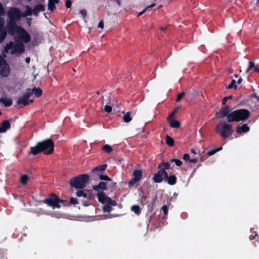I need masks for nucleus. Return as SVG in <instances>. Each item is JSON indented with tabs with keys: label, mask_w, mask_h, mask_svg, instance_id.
Here are the masks:
<instances>
[{
	"label": "nucleus",
	"mask_w": 259,
	"mask_h": 259,
	"mask_svg": "<svg viewBox=\"0 0 259 259\" xmlns=\"http://www.w3.org/2000/svg\"><path fill=\"white\" fill-rule=\"evenodd\" d=\"M169 162L171 163L174 162L175 163V164L178 166H180L183 164L182 161L179 159H175V158L171 159L170 160Z\"/></svg>",
	"instance_id": "nucleus-38"
},
{
	"label": "nucleus",
	"mask_w": 259,
	"mask_h": 259,
	"mask_svg": "<svg viewBox=\"0 0 259 259\" xmlns=\"http://www.w3.org/2000/svg\"><path fill=\"white\" fill-rule=\"evenodd\" d=\"M256 235H257V234H256V232H254V235L252 234V235H250V236H249L250 240H251L254 239L255 238V237Z\"/></svg>",
	"instance_id": "nucleus-58"
},
{
	"label": "nucleus",
	"mask_w": 259,
	"mask_h": 259,
	"mask_svg": "<svg viewBox=\"0 0 259 259\" xmlns=\"http://www.w3.org/2000/svg\"><path fill=\"white\" fill-rule=\"evenodd\" d=\"M5 14V9L2 5V4L0 2V17L3 16Z\"/></svg>",
	"instance_id": "nucleus-49"
},
{
	"label": "nucleus",
	"mask_w": 259,
	"mask_h": 259,
	"mask_svg": "<svg viewBox=\"0 0 259 259\" xmlns=\"http://www.w3.org/2000/svg\"><path fill=\"white\" fill-rule=\"evenodd\" d=\"M139 181L135 179L134 178H132L128 182V187H131L133 186L135 184L137 183Z\"/></svg>",
	"instance_id": "nucleus-43"
},
{
	"label": "nucleus",
	"mask_w": 259,
	"mask_h": 259,
	"mask_svg": "<svg viewBox=\"0 0 259 259\" xmlns=\"http://www.w3.org/2000/svg\"><path fill=\"white\" fill-rule=\"evenodd\" d=\"M43 202L53 208H59L61 207L60 203L64 205H66L67 201L59 199L58 196L54 193H51L48 198L45 199Z\"/></svg>",
	"instance_id": "nucleus-7"
},
{
	"label": "nucleus",
	"mask_w": 259,
	"mask_h": 259,
	"mask_svg": "<svg viewBox=\"0 0 259 259\" xmlns=\"http://www.w3.org/2000/svg\"><path fill=\"white\" fill-rule=\"evenodd\" d=\"M98 27V28H100L101 29H103L104 28V23H103V21H101L99 23Z\"/></svg>",
	"instance_id": "nucleus-57"
},
{
	"label": "nucleus",
	"mask_w": 259,
	"mask_h": 259,
	"mask_svg": "<svg viewBox=\"0 0 259 259\" xmlns=\"http://www.w3.org/2000/svg\"><path fill=\"white\" fill-rule=\"evenodd\" d=\"M76 195L78 197H82L83 198H90V197H88V194L84 192V191L82 190H78L76 193Z\"/></svg>",
	"instance_id": "nucleus-30"
},
{
	"label": "nucleus",
	"mask_w": 259,
	"mask_h": 259,
	"mask_svg": "<svg viewBox=\"0 0 259 259\" xmlns=\"http://www.w3.org/2000/svg\"><path fill=\"white\" fill-rule=\"evenodd\" d=\"M197 161H198V160L196 158H193V159L189 160V162L190 163H196Z\"/></svg>",
	"instance_id": "nucleus-59"
},
{
	"label": "nucleus",
	"mask_w": 259,
	"mask_h": 259,
	"mask_svg": "<svg viewBox=\"0 0 259 259\" xmlns=\"http://www.w3.org/2000/svg\"><path fill=\"white\" fill-rule=\"evenodd\" d=\"M134 178L139 181L142 177V171L140 169L134 170L133 173Z\"/></svg>",
	"instance_id": "nucleus-24"
},
{
	"label": "nucleus",
	"mask_w": 259,
	"mask_h": 259,
	"mask_svg": "<svg viewBox=\"0 0 259 259\" xmlns=\"http://www.w3.org/2000/svg\"><path fill=\"white\" fill-rule=\"evenodd\" d=\"M164 215H167L168 213V207L166 205H163L161 208Z\"/></svg>",
	"instance_id": "nucleus-47"
},
{
	"label": "nucleus",
	"mask_w": 259,
	"mask_h": 259,
	"mask_svg": "<svg viewBox=\"0 0 259 259\" xmlns=\"http://www.w3.org/2000/svg\"><path fill=\"white\" fill-rule=\"evenodd\" d=\"M233 88L235 89L237 88L236 81L235 79H233L227 87L228 89H232Z\"/></svg>",
	"instance_id": "nucleus-41"
},
{
	"label": "nucleus",
	"mask_w": 259,
	"mask_h": 259,
	"mask_svg": "<svg viewBox=\"0 0 259 259\" xmlns=\"http://www.w3.org/2000/svg\"><path fill=\"white\" fill-rule=\"evenodd\" d=\"M28 179L29 177L27 175H22L20 178V183L22 185H25L27 184Z\"/></svg>",
	"instance_id": "nucleus-33"
},
{
	"label": "nucleus",
	"mask_w": 259,
	"mask_h": 259,
	"mask_svg": "<svg viewBox=\"0 0 259 259\" xmlns=\"http://www.w3.org/2000/svg\"><path fill=\"white\" fill-rule=\"evenodd\" d=\"M0 103L4 104L5 107H10L12 105L13 101L11 99H8L6 97L5 98H0Z\"/></svg>",
	"instance_id": "nucleus-21"
},
{
	"label": "nucleus",
	"mask_w": 259,
	"mask_h": 259,
	"mask_svg": "<svg viewBox=\"0 0 259 259\" xmlns=\"http://www.w3.org/2000/svg\"><path fill=\"white\" fill-rule=\"evenodd\" d=\"M155 6V4H151V5L150 6H148L147 7H146L142 12H141L140 13H139V15H138V16H140L141 15H142L143 14H144L146 11H147L148 10H149V9L153 7L154 6Z\"/></svg>",
	"instance_id": "nucleus-40"
},
{
	"label": "nucleus",
	"mask_w": 259,
	"mask_h": 259,
	"mask_svg": "<svg viewBox=\"0 0 259 259\" xmlns=\"http://www.w3.org/2000/svg\"><path fill=\"white\" fill-rule=\"evenodd\" d=\"M70 203L71 204H73L74 205H75L76 204L78 203V201L77 198L71 197L70 199Z\"/></svg>",
	"instance_id": "nucleus-46"
},
{
	"label": "nucleus",
	"mask_w": 259,
	"mask_h": 259,
	"mask_svg": "<svg viewBox=\"0 0 259 259\" xmlns=\"http://www.w3.org/2000/svg\"><path fill=\"white\" fill-rule=\"evenodd\" d=\"M31 153L36 155L41 152L45 154L50 155L54 151V142L51 139H48L43 141L38 142L34 147L30 148Z\"/></svg>",
	"instance_id": "nucleus-1"
},
{
	"label": "nucleus",
	"mask_w": 259,
	"mask_h": 259,
	"mask_svg": "<svg viewBox=\"0 0 259 259\" xmlns=\"http://www.w3.org/2000/svg\"><path fill=\"white\" fill-rule=\"evenodd\" d=\"M222 149V147H219V148H215L214 149H213L212 150H210L209 151H208L207 152V155L209 156H210L213 154H214L215 153H217V152L218 151H220V150H221Z\"/></svg>",
	"instance_id": "nucleus-37"
},
{
	"label": "nucleus",
	"mask_w": 259,
	"mask_h": 259,
	"mask_svg": "<svg viewBox=\"0 0 259 259\" xmlns=\"http://www.w3.org/2000/svg\"><path fill=\"white\" fill-rule=\"evenodd\" d=\"M4 19L2 17H0V28H5L4 27Z\"/></svg>",
	"instance_id": "nucleus-53"
},
{
	"label": "nucleus",
	"mask_w": 259,
	"mask_h": 259,
	"mask_svg": "<svg viewBox=\"0 0 259 259\" xmlns=\"http://www.w3.org/2000/svg\"><path fill=\"white\" fill-rule=\"evenodd\" d=\"M170 162H163L160 163L158 166V168H164V169H168L170 168Z\"/></svg>",
	"instance_id": "nucleus-29"
},
{
	"label": "nucleus",
	"mask_w": 259,
	"mask_h": 259,
	"mask_svg": "<svg viewBox=\"0 0 259 259\" xmlns=\"http://www.w3.org/2000/svg\"><path fill=\"white\" fill-rule=\"evenodd\" d=\"M0 252L1 255L0 259H8L6 254V252L4 251L0 250Z\"/></svg>",
	"instance_id": "nucleus-51"
},
{
	"label": "nucleus",
	"mask_w": 259,
	"mask_h": 259,
	"mask_svg": "<svg viewBox=\"0 0 259 259\" xmlns=\"http://www.w3.org/2000/svg\"><path fill=\"white\" fill-rule=\"evenodd\" d=\"M7 33H8L7 25L5 28H0V43H2L6 39Z\"/></svg>",
	"instance_id": "nucleus-20"
},
{
	"label": "nucleus",
	"mask_w": 259,
	"mask_h": 259,
	"mask_svg": "<svg viewBox=\"0 0 259 259\" xmlns=\"http://www.w3.org/2000/svg\"><path fill=\"white\" fill-rule=\"evenodd\" d=\"M90 177L87 174H81L70 179L69 185L75 189H83L89 182Z\"/></svg>",
	"instance_id": "nucleus-4"
},
{
	"label": "nucleus",
	"mask_w": 259,
	"mask_h": 259,
	"mask_svg": "<svg viewBox=\"0 0 259 259\" xmlns=\"http://www.w3.org/2000/svg\"><path fill=\"white\" fill-rule=\"evenodd\" d=\"M167 120H168L169 125L171 127L175 128L180 127L181 124L178 120L173 119H169Z\"/></svg>",
	"instance_id": "nucleus-22"
},
{
	"label": "nucleus",
	"mask_w": 259,
	"mask_h": 259,
	"mask_svg": "<svg viewBox=\"0 0 259 259\" xmlns=\"http://www.w3.org/2000/svg\"><path fill=\"white\" fill-rule=\"evenodd\" d=\"M190 158L189 155L187 153H185L183 155V159L185 160H188Z\"/></svg>",
	"instance_id": "nucleus-55"
},
{
	"label": "nucleus",
	"mask_w": 259,
	"mask_h": 259,
	"mask_svg": "<svg viewBox=\"0 0 259 259\" xmlns=\"http://www.w3.org/2000/svg\"><path fill=\"white\" fill-rule=\"evenodd\" d=\"M250 127L246 123L243 124L241 126L238 125L236 128V132L237 134H241L243 133H247L249 131Z\"/></svg>",
	"instance_id": "nucleus-16"
},
{
	"label": "nucleus",
	"mask_w": 259,
	"mask_h": 259,
	"mask_svg": "<svg viewBox=\"0 0 259 259\" xmlns=\"http://www.w3.org/2000/svg\"><path fill=\"white\" fill-rule=\"evenodd\" d=\"M14 42L12 41H10L9 43L7 44L5 47V51L7 53L9 52V50H12L14 48Z\"/></svg>",
	"instance_id": "nucleus-32"
},
{
	"label": "nucleus",
	"mask_w": 259,
	"mask_h": 259,
	"mask_svg": "<svg viewBox=\"0 0 259 259\" xmlns=\"http://www.w3.org/2000/svg\"><path fill=\"white\" fill-rule=\"evenodd\" d=\"M191 152L192 153L196 154V153H195V150H194V149H191Z\"/></svg>",
	"instance_id": "nucleus-63"
},
{
	"label": "nucleus",
	"mask_w": 259,
	"mask_h": 259,
	"mask_svg": "<svg viewBox=\"0 0 259 259\" xmlns=\"http://www.w3.org/2000/svg\"><path fill=\"white\" fill-rule=\"evenodd\" d=\"M45 10V6L42 4H38L34 6L33 10V13L34 15L37 16L40 12H43Z\"/></svg>",
	"instance_id": "nucleus-17"
},
{
	"label": "nucleus",
	"mask_w": 259,
	"mask_h": 259,
	"mask_svg": "<svg viewBox=\"0 0 259 259\" xmlns=\"http://www.w3.org/2000/svg\"><path fill=\"white\" fill-rule=\"evenodd\" d=\"M165 143L169 146H173L174 145V140L170 136L166 135L165 137Z\"/></svg>",
	"instance_id": "nucleus-28"
},
{
	"label": "nucleus",
	"mask_w": 259,
	"mask_h": 259,
	"mask_svg": "<svg viewBox=\"0 0 259 259\" xmlns=\"http://www.w3.org/2000/svg\"><path fill=\"white\" fill-rule=\"evenodd\" d=\"M256 6L257 7H259V0H257L256 3Z\"/></svg>",
	"instance_id": "nucleus-62"
},
{
	"label": "nucleus",
	"mask_w": 259,
	"mask_h": 259,
	"mask_svg": "<svg viewBox=\"0 0 259 259\" xmlns=\"http://www.w3.org/2000/svg\"><path fill=\"white\" fill-rule=\"evenodd\" d=\"M93 189L94 190L98 192H101L103 191L106 190L107 189L106 183L101 182L97 185L93 186Z\"/></svg>",
	"instance_id": "nucleus-13"
},
{
	"label": "nucleus",
	"mask_w": 259,
	"mask_h": 259,
	"mask_svg": "<svg viewBox=\"0 0 259 259\" xmlns=\"http://www.w3.org/2000/svg\"><path fill=\"white\" fill-rule=\"evenodd\" d=\"M112 206H114L113 205L111 204L109 202L106 203L102 208L103 211L104 212H110L112 210Z\"/></svg>",
	"instance_id": "nucleus-27"
},
{
	"label": "nucleus",
	"mask_w": 259,
	"mask_h": 259,
	"mask_svg": "<svg viewBox=\"0 0 259 259\" xmlns=\"http://www.w3.org/2000/svg\"><path fill=\"white\" fill-rule=\"evenodd\" d=\"M99 179L101 180H105V181H111V178H110L107 175H100V174H99Z\"/></svg>",
	"instance_id": "nucleus-42"
},
{
	"label": "nucleus",
	"mask_w": 259,
	"mask_h": 259,
	"mask_svg": "<svg viewBox=\"0 0 259 259\" xmlns=\"http://www.w3.org/2000/svg\"><path fill=\"white\" fill-rule=\"evenodd\" d=\"M33 13V10L31 9V8L29 6H26V10L25 11L23 16H31L32 15Z\"/></svg>",
	"instance_id": "nucleus-34"
},
{
	"label": "nucleus",
	"mask_w": 259,
	"mask_h": 259,
	"mask_svg": "<svg viewBox=\"0 0 259 259\" xmlns=\"http://www.w3.org/2000/svg\"><path fill=\"white\" fill-rule=\"evenodd\" d=\"M232 98H233V96H232V95H230L229 96L224 97L222 100V104L223 105H225L226 104L227 101L228 100L231 99Z\"/></svg>",
	"instance_id": "nucleus-45"
},
{
	"label": "nucleus",
	"mask_w": 259,
	"mask_h": 259,
	"mask_svg": "<svg viewBox=\"0 0 259 259\" xmlns=\"http://www.w3.org/2000/svg\"><path fill=\"white\" fill-rule=\"evenodd\" d=\"M107 167V165L106 164L98 166L94 168L92 171V173L96 174L97 175H99L100 172H102L104 171Z\"/></svg>",
	"instance_id": "nucleus-19"
},
{
	"label": "nucleus",
	"mask_w": 259,
	"mask_h": 259,
	"mask_svg": "<svg viewBox=\"0 0 259 259\" xmlns=\"http://www.w3.org/2000/svg\"><path fill=\"white\" fill-rule=\"evenodd\" d=\"M11 71L9 64L3 57H0V74L4 77H8Z\"/></svg>",
	"instance_id": "nucleus-8"
},
{
	"label": "nucleus",
	"mask_w": 259,
	"mask_h": 259,
	"mask_svg": "<svg viewBox=\"0 0 259 259\" xmlns=\"http://www.w3.org/2000/svg\"><path fill=\"white\" fill-rule=\"evenodd\" d=\"M159 170L156 173L152 179L155 183H161L163 179H165V177L167 176V172L164 168H158Z\"/></svg>",
	"instance_id": "nucleus-10"
},
{
	"label": "nucleus",
	"mask_w": 259,
	"mask_h": 259,
	"mask_svg": "<svg viewBox=\"0 0 259 259\" xmlns=\"http://www.w3.org/2000/svg\"><path fill=\"white\" fill-rule=\"evenodd\" d=\"M97 196L98 197V201L102 204H106L109 202L111 204L113 205V206H116L117 204L116 201L112 200L103 192H98Z\"/></svg>",
	"instance_id": "nucleus-9"
},
{
	"label": "nucleus",
	"mask_w": 259,
	"mask_h": 259,
	"mask_svg": "<svg viewBox=\"0 0 259 259\" xmlns=\"http://www.w3.org/2000/svg\"><path fill=\"white\" fill-rule=\"evenodd\" d=\"M30 58L29 57H27L26 59H25V62L26 63L28 64L30 62Z\"/></svg>",
	"instance_id": "nucleus-60"
},
{
	"label": "nucleus",
	"mask_w": 259,
	"mask_h": 259,
	"mask_svg": "<svg viewBox=\"0 0 259 259\" xmlns=\"http://www.w3.org/2000/svg\"><path fill=\"white\" fill-rule=\"evenodd\" d=\"M131 210L137 214H139L141 212L140 207L137 205H134L131 207Z\"/></svg>",
	"instance_id": "nucleus-31"
},
{
	"label": "nucleus",
	"mask_w": 259,
	"mask_h": 259,
	"mask_svg": "<svg viewBox=\"0 0 259 259\" xmlns=\"http://www.w3.org/2000/svg\"><path fill=\"white\" fill-rule=\"evenodd\" d=\"M33 102V100L27 99L26 98H25L24 96H22L18 98L17 101V104L18 105H23L24 106H27Z\"/></svg>",
	"instance_id": "nucleus-14"
},
{
	"label": "nucleus",
	"mask_w": 259,
	"mask_h": 259,
	"mask_svg": "<svg viewBox=\"0 0 259 259\" xmlns=\"http://www.w3.org/2000/svg\"><path fill=\"white\" fill-rule=\"evenodd\" d=\"M253 69V71L259 73V68L257 66L254 65V63L252 61L249 62V67L246 71L248 72L250 69Z\"/></svg>",
	"instance_id": "nucleus-25"
},
{
	"label": "nucleus",
	"mask_w": 259,
	"mask_h": 259,
	"mask_svg": "<svg viewBox=\"0 0 259 259\" xmlns=\"http://www.w3.org/2000/svg\"><path fill=\"white\" fill-rule=\"evenodd\" d=\"M33 95V91L30 89H27L26 92L23 95L27 99H29V97Z\"/></svg>",
	"instance_id": "nucleus-39"
},
{
	"label": "nucleus",
	"mask_w": 259,
	"mask_h": 259,
	"mask_svg": "<svg viewBox=\"0 0 259 259\" xmlns=\"http://www.w3.org/2000/svg\"><path fill=\"white\" fill-rule=\"evenodd\" d=\"M165 180L167 182V183L170 185H174L176 184L177 178L175 175H172L170 176H168L165 177Z\"/></svg>",
	"instance_id": "nucleus-18"
},
{
	"label": "nucleus",
	"mask_w": 259,
	"mask_h": 259,
	"mask_svg": "<svg viewBox=\"0 0 259 259\" xmlns=\"http://www.w3.org/2000/svg\"><path fill=\"white\" fill-rule=\"evenodd\" d=\"M165 29H166V27H160V30H164Z\"/></svg>",
	"instance_id": "nucleus-64"
},
{
	"label": "nucleus",
	"mask_w": 259,
	"mask_h": 259,
	"mask_svg": "<svg viewBox=\"0 0 259 259\" xmlns=\"http://www.w3.org/2000/svg\"><path fill=\"white\" fill-rule=\"evenodd\" d=\"M251 98H254L256 99L257 101L258 102L259 101V96L257 95L256 94L254 93V94H252L251 95Z\"/></svg>",
	"instance_id": "nucleus-56"
},
{
	"label": "nucleus",
	"mask_w": 259,
	"mask_h": 259,
	"mask_svg": "<svg viewBox=\"0 0 259 259\" xmlns=\"http://www.w3.org/2000/svg\"><path fill=\"white\" fill-rule=\"evenodd\" d=\"M185 92H183L181 93L180 94H179V95H178L177 99L176 100V101L180 102L182 100V98L185 96Z\"/></svg>",
	"instance_id": "nucleus-44"
},
{
	"label": "nucleus",
	"mask_w": 259,
	"mask_h": 259,
	"mask_svg": "<svg viewBox=\"0 0 259 259\" xmlns=\"http://www.w3.org/2000/svg\"><path fill=\"white\" fill-rule=\"evenodd\" d=\"M250 116V111L246 109H241L235 110L227 116V121L231 122H239L241 121H245Z\"/></svg>",
	"instance_id": "nucleus-3"
},
{
	"label": "nucleus",
	"mask_w": 259,
	"mask_h": 259,
	"mask_svg": "<svg viewBox=\"0 0 259 259\" xmlns=\"http://www.w3.org/2000/svg\"><path fill=\"white\" fill-rule=\"evenodd\" d=\"M230 111L229 106L227 105L216 113L215 117L217 118H223L226 117V119L227 120V116L230 114Z\"/></svg>",
	"instance_id": "nucleus-12"
},
{
	"label": "nucleus",
	"mask_w": 259,
	"mask_h": 259,
	"mask_svg": "<svg viewBox=\"0 0 259 259\" xmlns=\"http://www.w3.org/2000/svg\"><path fill=\"white\" fill-rule=\"evenodd\" d=\"M11 127L9 120H5L0 124V133H5Z\"/></svg>",
	"instance_id": "nucleus-15"
},
{
	"label": "nucleus",
	"mask_w": 259,
	"mask_h": 259,
	"mask_svg": "<svg viewBox=\"0 0 259 259\" xmlns=\"http://www.w3.org/2000/svg\"><path fill=\"white\" fill-rule=\"evenodd\" d=\"M16 45H14V48L10 51L12 55L18 53L19 54H22L25 52L24 45L22 42L15 41Z\"/></svg>",
	"instance_id": "nucleus-11"
},
{
	"label": "nucleus",
	"mask_w": 259,
	"mask_h": 259,
	"mask_svg": "<svg viewBox=\"0 0 259 259\" xmlns=\"http://www.w3.org/2000/svg\"><path fill=\"white\" fill-rule=\"evenodd\" d=\"M215 130L224 139H226L231 136L234 132L232 125L229 123L221 124L219 123L216 125Z\"/></svg>",
	"instance_id": "nucleus-6"
},
{
	"label": "nucleus",
	"mask_w": 259,
	"mask_h": 259,
	"mask_svg": "<svg viewBox=\"0 0 259 259\" xmlns=\"http://www.w3.org/2000/svg\"><path fill=\"white\" fill-rule=\"evenodd\" d=\"M132 120V117H131V114L130 112L126 113L123 116V121L125 122H129Z\"/></svg>",
	"instance_id": "nucleus-36"
},
{
	"label": "nucleus",
	"mask_w": 259,
	"mask_h": 259,
	"mask_svg": "<svg viewBox=\"0 0 259 259\" xmlns=\"http://www.w3.org/2000/svg\"><path fill=\"white\" fill-rule=\"evenodd\" d=\"M8 34L14 36L15 41L27 44L31 40V36L28 32L21 26H15L8 29Z\"/></svg>",
	"instance_id": "nucleus-2"
},
{
	"label": "nucleus",
	"mask_w": 259,
	"mask_h": 259,
	"mask_svg": "<svg viewBox=\"0 0 259 259\" xmlns=\"http://www.w3.org/2000/svg\"><path fill=\"white\" fill-rule=\"evenodd\" d=\"M112 108L111 106L106 105L104 107V110L108 113H110L112 111Z\"/></svg>",
	"instance_id": "nucleus-48"
},
{
	"label": "nucleus",
	"mask_w": 259,
	"mask_h": 259,
	"mask_svg": "<svg viewBox=\"0 0 259 259\" xmlns=\"http://www.w3.org/2000/svg\"><path fill=\"white\" fill-rule=\"evenodd\" d=\"M177 111V109H175L167 117V119H172V117L174 116L175 114Z\"/></svg>",
	"instance_id": "nucleus-52"
},
{
	"label": "nucleus",
	"mask_w": 259,
	"mask_h": 259,
	"mask_svg": "<svg viewBox=\"0 0 259 259\" xmlns=\"http://www.w3.org/2000/svg\"><path fill=\"white\" fill-rule=\"evenodd\" d=\"M242 78L241 77H240V78L238 79V80H237V83H238V84H240V83H241L242 82Z\"/></svg>",
	"instance_id": "nucleus-61"
},
{
	"label": "nucleus",
	"mask_w": 259,
	"mask_h": 259,
	"mask_svg": "<svg viewBox=\"0 0 259 259\" xmlns=\"http://www.w3.org/2000/svg\"><path fill=\"white\" fill-rule=\"evenodd\" d=\"M102 150L107 153H109L113 151L112 147L106 144L102 147Z\"/></svg>",
	"instance_id": "nucleus-35"
},
{
	"label": "nucleus",
	"mask_w": 259,
	"mask_h": 259,
	"mask_svg": "<svg viewBox=\"0 0 259 259\" xmlns=\"http://www.w3.org/2000/svg\"><path fill=\"white\" fill-rule=\"evenodd\" d=\"M80 13L83 16V18H85L87 16V13L85 10H81L80 11Z\"/></svg>",
	"instance_id": "nucleus-54"
},
{
	"label": "nucleus",
	"mask_w": 259,
	"mask_h": 259,
	"mask_svg": "<svg viewBox=\"0 0 259 259\" xmlns=\"http://www.w3.org/2000/svg\"><path fill=\"white\" fill-rule=\"evenodd\" d=\"M65 6L67 8H71L72 6V1L71 0H66Z\"/></svg>",
	"instance_id": "nucleus-50"
},
{
	"label": "nucleus",
	"mask_w": 259,
	"mask_h": 259,
	"mask_svg": "<svg viewBox=\"0 0 259 259\" xmlns=\"http://www.w3.org/2000/svg\"><path fill=\"white\" fill-rule=\"evenodd\" d=\"M9 21L7 23V29L17 26L16 22L20 20L22 17L21 11L17 8L11 7L8 12Z\"/></svg>",
	"instance_id": "nucleus-5"
},
{
	"label": "nucleus",
	"mask_w": 259,
	"mask_h": 259,
	"mask_svg": "<svg viewBox=\"0 0 259 259\" xmlns=\"http://www.w3.org/2000/svg\"><path fill=\"white\" fill-rule=\"evenodd\" d=\"M59 0H49L48 1V9L53 12L56 9L55 4H58Z\"/></svg>",
	"instance_id": "nucleus-23"
},
{
	"label": "nucleus",
	"mask_w": 259,
	"mask_h": 259,
	"mask_svg": "<svg viewBox=\"0 0 259 259\" xmlns=\"http://www.w3.org/2000/svg\"><path fill=\"white\" fill-rule=\"evenodd\" d=\"M31 91H33L34 96L37 98L40 97L42 94V91L40 88L34 87Z\"/></svg>",
	"instance_id": "nucleus-26"
}]
</instances>
